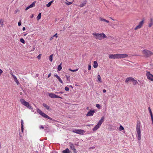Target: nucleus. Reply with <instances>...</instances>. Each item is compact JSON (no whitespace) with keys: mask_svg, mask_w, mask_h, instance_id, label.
Returning <instances> with one entry per match:
<instances>
[{"mask_svg":"<svg viewBox=\"0 0 153 153\" xmlns=\"http://www.w3.org/2000/svg\"><path fill=\"white\" fill-rule=\"evenodd\" d=\"M128 56V55L127 54H110L108 57L110 59H121L126 58Z\"/></svg>","mask_w":153,"mask_h":153,"instance_id":"1","label":"nucleus"},{"mask_svg":"<svg viewBox=\"0 0 153 153\" xmlns=\"http://www.w3.org/2000/svg\"><path fill=\"white\" fill-rule=\"evenodd\" d=\"M37 111L42 117L45 118H47L49 119L50 121H49V122H52L55 121V120L52 119L51 118L49 117L47 115L43 112L40 109L38 108L37 109Z\"/></svg>","mask_w":153,"mask_h":153,"instance_id":"2","label":"nucleus"},{"mask_svg":"<svg viewBox=\"0 0 153 153\" xmlns=\"http://www.w3.org/2000/svg\"><path fill=\"white\" fill-rule=\"evenodd\" d=\"M92 34L95 37L96 39L99 40L102 39L107 37L103 33H93Z\"/></svg>","mask_w":153,"mask_h":153,"instance_id":"3","label":"nucleus"},{"mask_svg":"<svg viewBox=\"0 0 153 153\" xmlns=\"http://www.w3.org/2000/svg\"><path fill=\"white\" fill-rule=\"evenodd\" d=\"M140 127V123H138V122H137L136 129L137 134V139L139 140L141 139V131Z\"/></svg>","mask_w":153,"mask_h":153,"instance_id":"4","label":"nucleus"},{"mask_svg":"<svg viewBox=\"0 0 153 153\" xmlns=\"http://www.w3.org/2000/svg\"><path fill=\"white\" fill-rule=\"evenodd\" d=\"M105 119L104 117H102L100 120L99 121L97 124L96 125L94 128H93L92 130L93 131H95L97 130L99 128L100 126L101 125L102 123L103 122Z\"/></svg>","mask_w":153,"mask_h":153,"instance_id":"5","label":"nucleus"},{"mask_svg":"<svg viewBox=\"0 0 153 153\" xmlns=\"http://www.w3.org/2000/svg\"><path fill=\"white\" fill-rule=\"evenodd\" d=\"M143 53L144 56L146 58L149 57L153 54V53L152 52L147 50H143Z\"/></svg>","mask_w":153,"mask_h":153,"instance_id":"6","label":"nucleus"},{"mask_svg":"<svg viewBox=\"0 0 153 153\" xmlns=\"http://www.w3.org/2000/svg\"><path fill=\"white\" fill-rule=\"evenodd\" d=\"M20 101L21 103L23 105L26 106L27 108L29 109H33V108H32L30 105L29 104V103L26 102L25 100L23 99H21L20 100Z\"/></svg>","mask_w":153,"mask_h":153,"instance_id":"7","label":"nucleus"},{"mask_svg":"<svg viewBox=\"0 0 153 153\" xmlns=\"http://www.w3.org/2000/svg\"><path fill=\"white\" fill-rule=\"evenodd\" d=\"M73 132L81 135H83L85 133V131L84 130L79 129H74L73 130Z\"/></svg>","mask_w":153,"mask_h":153,"instance_id":"8","label":"nucleus"},{"mask_svg":"<svg viewBox=\"0 0 153 153\" xmlns=\"http://www.w3.org/2000/svg\"><path fill=\"white\" fill-rule=\"evenodd\" d=\"M147 78L151 81H153V75L149 72H147L146 74Z\"/></svg>","mask_w":153,"mask_h":153,"instance_id":"9","label":"nucleus"},{"mask_svg":"<svg viewBox=\"0 0 153 153\" xmlns=\"http://www.w3.org/2000/svg\"><path fill=\"white\" fill-rule=\"evenodd\" d=\"M95 113V111L94 110H90L88 112L86 116L87 117L93 116Z\"/></svg>","mask_w":153,"mask_h":153,"instance_id":"10","label":"nucleus"},{"mask_svg":"<svg viewBox=\"0 0 153 153\" xmlns=\"http://www.w3.org/2000/svg\"><path fill=\"white\" fill-rule=\"evenodd\" d=\"M144 23V20L141 21L139 24L137 26L134 28L135 30H137L138 29L141 28L143 25Z\"/></svg>","mask_w":153,"mask_h":153,"instance_id":"11","label":"nucleus"},{"mask_svg":"<svg viewBox=\"0 0 153 153\" xmlns=\"http://www.w3.org/2000/svg\"><path fill=\"white\" fill-rule=\"evenodd\" d=\"M69 144L70 145V147L71 149L73 151V153H77V151H76V149H75V146H74V144L71 142L69 143Z\"/></svg>","mask_w":153,"mask_h":153,"instance_id":"12","label":"nucleus"},{"mask_svg":"<svg viewBox=\"0 0 153 153\" xmlns=\"http://www.w3.org/2000/svg\"><path fill=\"white\" fill-rule=\"evenodd\" d=\"M134 80V78L131 77H128L125 80V82L128 83L129 82H132Z\"/></svg>","mask_w":153,"mask_h":153,"instance_id":"13","label":"nucleus"},{"mask_svg":"<svg viewBox=\"0 0 153 153\" xmlns=\"http://www.w3.org/2000/svg\"><path fill=\"white\" fill-rule=\"evenodd\" d=\"M153 25V19L152 18L150 19V23L149 24V26L151 27Z\"/></svg>","mask_w":153,"mask_h":153,"instance_id":"14","label":"nucleus"},{"mask_svg":"<svg viewBox=\"0 0 153 153\" xmlns=\"http://www.w3.org/2000/svg\"><path fill=\"white\" fill-rule=\"evenodd\" d=\"M21 131L22 132H23L24 131V122L22 120H21Z\"/></svg>","mask_w":153,"mask_h":153,"instance_id":"15","label":"nucleus"},{"mask_svg":"<svg viewBox=\"0 0 153 153\" xmlns=\"http://www.w3.org/2000/svg\"><path fill=\"white\" fill-rule=\"evenodd\" d=\"M86 4V0H85V1L83 3H81L79 7H82L84 6Z\"/></svg>","mask_w":153,"mask_h":153,"instance_id":"16","label":"nucleus"},{"mask_svg":"<svg viewBox=\"0 0 153 153\" xmlns=\"http://www.w3.org/2000/svg\"><path fill=\"white\" fill-rule=\"evenodd\" d=\"M55 95L56 94L53 93H49V97L52 98H55Z\"/></svg>","mask_w":153,"mask_h":153,"instance_id":"17","label":"nucleus"},{"mask_svg":"<svg viewBox=\"0 0 153 153\" xmlns=\"http://www.w3.org/2000/svg\"><path fill=\"white\" fill-rule=\"evenodd\" d=\"M36 3V1L33 2L31 4H30L29 6H28L29 8H30L31 7H33L35 6V4Z\"/></svg>","mask_w":153,"mask_h":153,"instance_id":"18","label":"nucleus"},{"mask_svg":"<svg viewBox=\"0 0 153 153\" xmlns=\"http://www.w3.org/2000/svg\"><path fill=\"white\" fill-rule=\"evenodd\" d=\"M70 152L68 149L67 148L66 149L64 150L62 152V153H69Z\"/></svg>","mask_w":153,"mask_h":153,"instance_id":"19","label":"nucleus"},{"mask_svg":"<svg viewBox=\"0 0 153 153\" xmlns=\"http://www.w3.org/2000/svg\"><path fill=\"white\" fill-rule=\"evenodd\" d=\"M98 63L96 61H94V62L93 66L94 68H96L98 67Z\"/></svg>","mask_w":153,"mask_h":153,"instance_id":"20","label":"nucleus"},{"mask_svg":"<svg viewBox=\"0 0 153 153\" xmlns=\"http://www.w3.org/2000/svg\"><path fill=\"white\" fill-rule=\"evenodd\" d=\"M43 106L46 108L47 110H49V106L48 105L46 104L45 103L43 104Z\"/></svg>","mask_w":153,"mask_h":153,"instance_id":"21","label":"nucleus"},{"mask_svg":"<svg viewBox=\"0 0 153 153\" xmlns=\"http://www.w3.org/2000/svg\"><path fill=\"white\" fill-rule=\"evenodd\" d=\"M53 1L52 0L49 2L48 4H46V6L47 7H49L51 6L52 3L53 2Z\"/></svg>","mask_w":153,"mask_h":153,"instance_id":"22","label":"nucleus"},{"mask_svg":"<svg viewBox=\"0 0 153 153\" xmlns=\"http://www.w3.org/2000/svg\"><path fill=\"white\" fill-rule=\"evenodd\" d=\"M132 82H133V85H135L137 84H138V85H140L138 83V82H137V81L136 80H135L134 79V80H133Z\"/></svg>","mask_w":153,"mask_h":153,"instance_id":"23","label":"nucleus"},{"mask_svg":"<svg viewBox=\"0 0 153 153\" xmlns=\"http://www.w3.org/2000/svg\"><path fill=\"white\" fill-rule=\"evenodd\" d=\"M62 63H61L59 65L57 68V69L58 71H60L62 69V67L61 66Z\"/></svg>","mask_w":153,"mask_h":153,"instance_id":"24","label":"nucleus"},{"mask_svg":"<svg viewBox=\"0 0 153 153\" xmlns=\"http://www.w3.org/2000/svg\"><path fill=\"white\" fill-rule=\"evenodd\" d=\"M65 76H66V77L67 78V81L70 82V76L69 75H68L66 74L65 75Z\"/></svg>","mask_w":153,"mask_h":153,"instance_id":"25","label":"nucleus"},{"mask_svg":"<svg viewBox=\"0 0 153 153\" xmlns=\"http://www.w3.org/2000/svg\"><path fill=\"white\" fill-rule=\"evenodd\" d=\"M53 54H52L51 55L49 56V59L50 61L51 62H52V60H53Z\"/></svg>","mask_w":153,"mask_h":153,"instance_id":"26","label":"nucleus"},{"mask_svg":"<svg viewBox=\"0 0 153 153\" xmlns=\"http://www.w3.org/2000/svg\"><path fill=\"white\" fill-rule=\"evenodd\" d=\"M41 13H39V14L37 16V18L38 20H39L41 19Z\"/></svg>","mask_w":153,"mask_h":153,"instance_id":"27","label":"nucleus"},{"mask_svg":"<svg viewBox=\"0 0 153 153\" xmlns=\"http://www.w3.org/2000/svg\"><path fill=\"white\" fill-rule=\"evenodd\" d=\"M97 78L99 81L101 82H102L101 78L100 75L99 74L97 76Z\"/></svg>","mask_w":153,"mask_h":153,"instance_id":"28","label":"nucleus"},{"mask_svg":"<svg viewBox=\"0 0 153 153\" xmlns=\"http://www.w3.org/2000/svg\"><path fill=\"white\" fill-rule=\"evenodd\" d=\"M124 128L121 125H120V126L119 128V130L120 131H122L123 130H124Z\"/></svg>","mask_w":153,"mask_h":153,"instance_id":"29","label":"nucleus"},{"mask_svg":"<svg viewBox=\"0 0 153 153\" xmlns=\"http://www.w3.org/2000/svg\"><path fill=\"white\" fill-rule=\"evenodd\" d=\"M20 41L23 44H25V41L23 38H21L20 39Z\"/></svg>","mask_w":153,"mask_h":153,"instance_id":"30","label":"nucleus"},{"mask_svg":"<svg viewBox=\"0 0 153 153\" xmlns=\"http://www.w3.org/2000/svg\"><path fill=\"white\" fill-rule=\"evenodd\" d=\"M148 110H149V112L150 114V115H152L153 114H152V112L149 107H148Z\"/></svg>","mask_w":153,"mask_h":153,"instance_id":"31","label":"nucleus"},{"mask_svg":"<svg viewBox=\"0 0 153 153\" xmlns=\"http://www.w3.org/2000/svg\"><path fill=\"white\" fill-rule=\"evenodd\" d=\"M14 80L18 85L19 84V82L18 81V80H17V78Z\"/></svg>","mask_w":153,"mask_h":153,"instance_id":"32","label":"nucleus"},{"mask_svg":"<svg viewBox=\"0 0 153 153\" xmlns=\"http://www.w3.org/2000/svg\"><path fill=\"white\" fill-rule=\"evenodd\" d=\"M96 106L99 109H100V108H101L100 105H99V104H97L96 105Z\"/></svg>","mask_w":153,"mask_h":153,"instance_id":"33","label":"nucleus"},{"mask_svg":"<svg viewBox=\"0 0 153 153\" xmlns=\"http://www.w3.org/2000/svg\"><path fill=\"white\" fill-rule=\"evenodd\" d=\"M78 70V69H75V70H72V69H71L70 68L69 69V70H70L72 72H73L76 71Z\"/></svg>","mask_w":153,"mask_h":153,"instance_id":"34","label":"nucleus"},{"mask_svg":"<svg viewBox=\"0 0 153 153\" xmlns=\"http://www.w3.org/2000/svg\"><path fill=\"white\" fill-rule=\"evenodd\" d=\"M55 98H60L61 99H62V97H60V96H59L57 95H55Z\"/></svg>","mask_w":153,"mask_h":153,"instance_id":"35","label":"nucleus"},{"mask_svg":"<svg viewBox=\"0 0 153 153\" xmlns=\"http://www.w3.org/2000/svg\"><path fill=\"white\" fill-rule=\"evenodd\" d=\"M100 19L101 21H104V22H105V21H106V20L102 18H100Z\"/></svg>","mask_w":153,"mask_h":153,"instance_id":"36","label":"nucleus"},{"mask_svg":"<svg viewBox=\"0 0 153 153\" xmlns=\"http://www.w3.org/2000/svg\"><path fill=\"white\" fill-rule=\"evenodd\" d=\"M72 2H69V1H68L67 2H66V4L68 5H70L71 4H72Z\"/></svg>","mask_w":153,"mask_h":153,"instance_id":"37","label":"nucleus"},{"mask_svg":"<svg viewBox=\"0 0 153 153\" xmlns=\"http://www.w3.org/2000/svg\"><path fill=\"white\" fill-rule=\"evenodd\" d=\"M65 90L67 91H68L69 90V88L68 87L66 86L65 88Z\"/></svg>","mask_w":153,"mask_h":153,"instance_id":"38","label":"nucleus"},{"mask_svg":"<svg viewBox=\"0 0 153 153\" xmlns=\"http://www.w3.org/2000/svg\"><path fill=\"white\" fill-rule=\"evenodd\" d=\"M55 93H56V94H63V92H62V91H60V92H59L56 91V92H55Z\"/></svg>","mask_w":153,"mask_h":153,"instance_id":"39","label":"nucleus"},{"mask_svg":"<svg viewBox=\"0 0 153 153\" xmlns=\"http://www.w3.org/2000/svg\"><path fill=\"white\" fill-rule=\"evenodd\" d=\"M41 54H39L37 57V58L38 59H40L41 58Z\"/></svg>","mask_w":153,"mask_h":153,"instance_id":"40","label":"nucleus"},{"mask_svg":"<svg viewBox=\"0 0 153 153\" xmlns=\"http://www.w3.org/2000/svg\"><path fill=\"white\" fill-rule=\"evenodd\" d=\"M39 128L40 129H44V127H43V126L42 125H40L39 126Z\"/></svg>","mask_w":153,"mask_h":153,"instance_id":"41","label":"nucleus"},{"mask_svg":"<svg viewBox=\"0 0 153 153\" xmlns=\"http://www.w3.org/2000/svg\"><path fill=\"white\" fill-rule=\"evenodd\" d=\"M21 25V20H20V21L18 22V25L19 26H20Z\"/></svg>","mask_w":153,"mask_h":153,"instance_id":"42","label":"nucleus"},{"mask_svg":"<svg viewBox=\"0 0 153 153\" xmlns=\"http://www.w3.org/2000/svg\"><path fill=\"white\" fill-rule=\"evenodd\" d=\"M91 66L90 65H88V70H90L91 69Z\"/></svg>","mask_w":153,"mask_h":153,"instance_id":"43","label":"nucleus"},{"mask_svg":"<svg viewBox=\"0 0 153 153\" xmlns=\"http://www.w3.org/2000/svg\"><path fill=\"white\" fill-rule=\"evenodd\" d=\"M59 82L60 83H61L62 84H63V82L61 78L59 79Z\"/></svg>","mask_w":153,"mask_h":153,"instance_id":"44","label":"nucleus"},{"mask_svg":"<svg viewBox=\"0 0 153 153\" xmlns=\"http://www.w3.org/2000/svg\"><path fill=\"white\" fill-rule=\"evenodd\" d=\"M10 74H11V75H12V77L13 76H14V75L13 73V72H12V71H10Z\"/></svg>","mask_w":153,"mask_h":153,"instance_id":"45","label":"nucleus"},{"mask_svg":"<svg viewBox=\"0 0 153 153\" xmlns=\"http://www.w3.org/2000/svg\"><path fill=\"white\" fill-rule=\"evenodd\" d=\"M53 36V37H56V38H57V33H56Z\"/></svg>","mask_w":153,"mask_h":153,"instance_id":"46","label":"nucleus"},{"mask_svg":"<svg viewBox=\"0 0 153 153\" xmlns=\"http://www.w3.org/2000/svg\"><path fill=\"white\" fill-rule=\"evenodd\" d=\"M112 128L113 129H116V127L115 126H112Z\"/></svg>","mask_w":153,"mask_h":153,"instance_id":"47","label":"nucleus"},{"mask_svg":"<svg viewBox=\"0 0 153 153\" xmlns=\"http://www.w3.org/2000/svg\"><path fill=\"white\" fill-rule=\"evenodd\" d=\"M3 73V71L2 70L0 69V76L1 75V74Z\"/></svg>","mask_w":153,"mask_h":153,"instance_id":"48","label":"nucleus"},{"mask_svg":"<svg viewBox=\"0 0 153 153\" xmlns=\"http://www.w3.org/2000/svg\"><path fill=\"white\" fill-rule=\"evenodd\" d=\"M152 121H153V115H151Z\"/></svg>","mask_w":153,"mask_h":153,"instance_id":"49","label":"nucleus"},{"mask_svg":"<svg viewBox=\"0 0 153 153\" xmlns=\"http://www.w3.org/2000/svg\"><path fill=\"white\" fill-rule=\"evenodd\" d=\"M13 77L14 79V80L17 78L15 76V75L13 76Z\"/></svg>","mask_w":153,"mask_h":153,"instance_id":"50","label":"nucleus"},{"mask_svg":"<svg viewBox=\"0 0 153 153\" xmlns=\"http://www.w3.org/2000/svg\"><path fill=\"white\" fill-rule=\"evenodd\" d=\"M54 76L56 77V78H57L58 76H59L57 74H54Z\"/></svg>","mask_w":153,"mask_h":153,"instance_id":"51","label":"nucleus"},{"mask_svg":"<svg viewBox=\"0 0 153 153\" xmlns=\"http://www.w3.org/2000/svg\"><path fill=\"white\" fill-rule=\"evenodd\" d=\"M51 75V73H50L49 74L48 76V78L49 77H50Z\"/></svg>","mask_w":153,"mask_h":153,"instance_id":"52","label":"nucleus"},{"mask_svg":"<svg viewBox=\"0 0 153 153\" xmlns=\"http://www.w3.org/2000/svg\"><path fill=\"white\" fill-rule=\"evenodd\" d=\"M29 9V8L28 7H28H27L26 8V9H25V10H28V9Z\"/></svg>","mask_w":153,"mask_h":153,"instance_id":"53","label":"nucleus"},{"mask_svg":"<svg viewBox=\"0 0 153 153\" xmlns=\"http://www.w3.org/2000/svg\"><path fill=\"white\" fill-rule=\"evenodd\" d=\"M29 9V8L28 7H28H27L26 8V9H25V10H28V9Z\"/></svg>","mask_w":153,"mask_h":153,"instance_id":"54","label":"nucleus"},{"mask_svg":"<svg viewBox=\"0 0 153 153\" xmlns=\"http://www.w3.org/2000/svg\"><path fill=\"white\" fill-rule=\"evenodd\" d=\"M53 38V37H51V38H50V40H51Z\"/></svg>","mask_w":153,"mask_h":153,"instance_id":"55","label":"nucleus"},{"mask_svg":"<svg viewBox=\"0 0 153 153\" xmlns=\"http://www.w3.org/2000/svg\"><path fill=\"white\" fill-rule=\"evenodd\" d=\"M102 91L103 93H105L106 92V91L105 89H103Z\"/></svg>","mask_w":153,"mask_h":153,"instance_id":"56","label":"nucleus"},{"mask_svg":"<svg viewBox=\"0 0 153 153\" xmlns=\"http://www.w3.org/2000/svg\"><path fill=\"white\" fill-rule=\"evenodd\" d=\"M25 30V27H23L22 28V30L24 31Z\"/></svg>","mask_w":153,"mask_h":153,"instance_id":"57","label":"nucleus"},{"mask_svg":"<svg viewBox=\"0 0 153 153\" xmlns=\"http://www.w3.org/2000/svg\"><path fill=\"white\" fill-rule=\"evenodd\" d=\"M33 16H34V15L33 14H32L31 16H30V17L31 18H32L33 17Z\"/></svg>","mask_w":153,"mask_h":153,"instance_id":"58","label":"nucleus"},{"mask_svg":"<svg viewBox=\"0 0 153 153\" xmlns=\"http://www.w3.org/2000/svg\"><path fill=\"white\" fill-rule=\"evenodd\" d=\"M58 79V80L59 79H60V77L59 76H58V77L57 78Z\"/></svg>","mask_w":153,"mask_h":153,"instance_id":"59","label":"nucleus"},{"mask_svg":"<svg viewBox=\"0 0 153 153\" xmlns=\"http://www.w3.org/2000/svg\"><path fill=\"white\" fill-rule=\"evenodd\" d=\"M19 135L20 137H22V135H21L20 132H19Z\"/></svg>","mask_w":153,"mask_h":153,"instance_id":"60","label":"nucleus"},{"mask_svg":"<svg viewBox=\"0 0 153 153\" xmlns=\"http://www.w3.org/2000/svg\"><path fill=\"white\" fill-rule=\"evenodd\" d=\"M105 22H107V23H109V21L108 20H106Z\"/></svg>","mask_w":153,"mask_h":153,"instance_id":"61","label":"nucleus"},{"mask_svg":"<svg viewBox=\"0 0 153 153\" xmlns=\"http://www.w3.org/2000/svg\"><path fill=\"white\" fill-rule=\"evenodd\" d=\"M1 25L2 26H3V22H2L1 23Z\"/></svg>","mask_w":153,"mask_h":153,"instance_id":"62","label":"nucleus"},{"mask_svg":"<svg viewBox=\"0 0 153 153\" xmlns=\"http://www.w3.org/2000/svg\"><path fill=\"white\" fill-rule=\"evenodd\" d=\"M2 20V19H0V24H1V21Z\"/></svg>","mask_w":153,"mask_h":153,"instance_id":"63","label":"nucleus"},{"mask_svg":"<svg viewBox=\"0 0 153 153\" xmlns=\"http://www.w3.org/2000/svg\"><path fill=\"white\" fill-rule=\"evenodd\" d=\"M69 86L71 87L72 88H73L72 86L71 85H70Z\"/></svg>","mask_w":153,"mask_h":153,"instance_id":"64","label":"nucleus"}]
</instances>
